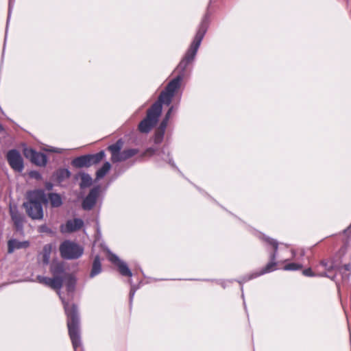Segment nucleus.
I'll return each instance as SVG.
<instances>
[{
    "label": "nucleus",
    "mask_w": 351,
    "mask_h": 351,
    "mask_svg": "<svg viewBox=\"0 0 351 351\" xmlns=\"http://www.w3.org/2000/svg\"><path fill=\"white\" fill-rule=\"evenodd\" d=\"M50 271L53 276L52 278L38 276L37 280L39 283L57 291L64 305L65 313L67 316V326L73 347L74 350L77 351L82 346L77 308L75 304L70 306L61 296L60 292L63 283L65 284L68 292H73L76 279L73 275L65 271L63 265L60 263L53 262L50 266Z\"/></svg>",
    "instance_id": "nucleus-2"
},
{
    "label": "nucleus",
    "mask_w": 351,
    "mask_h": 351,
    "mask_svg": "<svg viewBox=\"0 0 351 351\" xmlns=\"http://www.w3.org/2000/svg\"><path fill=\"white\" fill-rule=\"evenodd\" d=\"M72 165L76 167H84L91 166L88 155L77 157L72 161Z\"/></svg>",
    "instance_id": "nucleus-13"
},
{
    "label": "nucleus",
    "mask_w": 351,
    "mask_h": 351,
    "mask_svg": "<svg viewBox=\"0 0 351 351\" xmlns=\"http://www.w3.org/2000/svg\"><path fill=\"white\" fill-rule=\"evenodd\" d=\"M169 119L168 118L165 117L164 118V119L162 120V121L161 122L160 125V127L158 128V130H159L160 131H162L163 132H165V130H166V128H167V123H168V121H169Z\"/></svg>",
    "instance_id": "nucleus-27"
},
{
    "label": "nucleus",
    "mask_w": 351,
    "mask_h": 351,
    "mask_svg": "<svg viewBox=\"0 0 351 351\" xmlns=\"http://www.w3.org/2000/svg\"><path fill=\"white\" fill-rule=\"evenodd\" d=\"M7 160L10 166L16 171L21 172L23 169V160L16 149H11L7 154Z\"/></svg>",
    "instance_id": "nucleus-6"
},
{
    "label": "nucleus",
    "mask_w": 351,
    "mask_h": 351,
    "mask_svg": "<svg viewBox=\"0 0 351 351\" xmlns=\"http://www.w3.org/2000/svg\"><path fill=\"white\" fill-rule=\"evenodd\" d=\"M49 199L53 207H59L62 204L60 195L57 193H50L49 195Z\"/></svg>",
    "instance_id": "nucleus-16"
},
{
    "label": "nucleus",
    "mask_w": 351,
    "mask_h": 351,
    "mask_svg": "<svg viewBox=\"0 0 351 351\" xmlns=\"http://www.w3.org/2000/svg\"><path fill=\"white\" fill-rule=\"evenodd\" d=\"M29 246V242L27 241H20L15 239H10L8 241V252L13 253L16 250L26 249Z\"/></svg>",
    "instance_id": "nucleus-11"
},
{
    "label": "nucleus",
    "mask_w": 351,
    "mask_h": 351,
    "mask_svg": "<svg viewBox=\"0 0 351 351\" xmlns=\"http://www.w3.org/2000/svg\"><path fill=\"white\" fill-rule=\"evenodd\" d=\"M343 269L346 271H349L351 269V265L346 264L343 267L337 266V269L339 270V271H342Z\"/></svg>",
    "instance_id": "nucleus-28"
},
{
    "label": "nucleus",
    "mask_w": 351,
    "mask_h": 351,
    "mask_svg": "<svg viewBox=\"0 0 351 351\" xmlns=\"http://www.w3.org/2000/svg\"><path fill=\"white\" fill-rule=\"evenodd\" d=\"M28 202L23 204L28 215L33 219H41L43 217V204L47 199L43 190H34L28 193Z\"/></svg>",
    "instance_id": "nucleus-3"
},
{
    "label": "nucleus",
    "mask_w": 351,
    "mask_h": 351,
    "mask_svg": "<svg viewBox=\"0 0 351 351\" xmlns=\"http://www.w3.org/2000/svg\"><path fill=\"white\" fill-rule=\"evenodd\" d=\"M51 151L56 153H61V149L59 148H53Z\"/></svg>",
    "instance_id": "nucleus-34"
},
{
    "label": "nucleus",
    "mask_w": 351,
    "mask_h": 351,
    "mask_svg": "<svg viewBox=\"0 0 351 351\" xmlns=\"http://www.w3.org/2000/svg\"><path fill=\"white\" fill-rule=\"evenodd\" d=\"M322 266L328 271H330L331 269H337V266L335 265L332 263H330L329 261H323L321 263Z\"/></svg>",
    "instance_id": "nucleus-24"
},
{
    "label": "nucleus",
    "mask_w": 351,
    "mask_h": 351,
    "mask_svg": "<svg viewBox=\"0 0 351 351\" xmlns=\"http://www.w3.org/2000/svg\"><path fill=\"white\" fill-rule=\"evenodd\" d=\"M135 292H136V289L132 287L131 289H130V302L133 299V298L134 296V294H135Z\"/></svg>",
    "instance_id": "nucleus-32"
},
{
    "label": "nucleus",
    "mask_w": 351,
    "mask_h": 351,
    "mask_svg": "<svg viewBox=\"0 0 351 351\" xmlns=\"http://www.w3.org/2000/svg\"><path fill=\"white\" fill-rule=\"evenodd\" d=\"M92 184V178L87 173H82L81 175V188L89 186Z\"/></svg>",
    "instance_id": "nucleus-19"
},
{
    "label": "nucleus",
    "mask_w": 351,
    "mask_h": 351,
    "mask_svg": "<svg viewBox=\"0 0 351 351\" xmlns=\"http://www.w3.org/2000/svg\"><path fill=\"white\" fill-rule=\"evenodd\" d=\"M351 228V223H350V226H349V228Z\"/></svg>",
    "instance_id": "nucleus-42"
},
{
    "label": "nucleus",
    "mask_w": 351,
    "mask_h": 351,
    "mask_svg": "<svg viewBox=\"0 0 351 351\" xmlns=\"http://www.w3.org/2000/svg\"><path fill=\"white\" fill-rule=\"evenodd\" d=\"M351 228V223H350V226H349V228Z\"/></svg>",
    "instance_id": "nucleus-41"
},
{
    "label": "nucleus",
    "mask_w": 351,
    "mask_h": 351,
    "mask_svg": "<svg viewBox=\"0 0 351 351\" xmlns=\"http://www.w3.org/2000/svg\"><path fill=\"white\" fill-rule=\"evenodd\" d=\"M301 268H302V265L298 264V263H288L286 265H285V267H283V269L286 270V271H295V270H298Z\"/></svg>",
    "instance_id": "nucleus-22"
},
{
    "label": "nucleus",
    "mask_w": 351,
    "mask_h": 351,
    "mask_svg": "<svg viewBox=\"0 0 351 351\" xmlns=\"http://www.w3.org/2000/svg\"><path fill=\"white\" fill-rule=\"evenodd\" d=\"M101 271V264L99 256H96L93 263L92 269L90 274V277L98 275Z\"/></svg>",
    "instance_id": "nucleus-14"
},
{
    "label": "nucleus",
    "mask_w": 351,
    "mask_h": 351,
    "mask_svg": "<svg viewBox=\"0 0 351 351\" xmlns=\"http://www.w3.org/2000/svg\"><path fill=\"white\" fill-rule=\"evenodd\" d=\"M319 276H327V275H326V273L321 274H319Z\"/></svg>",
    "instance_id": "nucleus-38"
},
{
    "label": "nucleus",
    "mask_w": 351,
    "mask_h": 351,
    "mask_svg": "<svg viewBox=\"0 0 351 351\" xmlns=\"http://www.w3.org/2000/svg\"><path fill=\"white\" fill-rule=\"evenodd\" d=\"M70 175V171L66 169H62L56 172L57 180L59 182H61L64 179L69 178Z\"/></svg>",
    "instance_id": "nucleus-18"
},
{
    "label": "nucleus",
    "mask_w": 351,
    "mask_h": 351,
    "mask_svg": "<svg viewBox=\"0 0 351 351\" xmlns=\"http://www.w3.org/2000/svg\"><path fill=\"white\" fill-rule=\"evenodd\" d=\"M8 12L9 14L10 13V8H9Z\"/></svg>",
    "instance_id": "nucleus-40"
},
{
    "label": "nucleus",
    "mask_w": 351,
    "mask_h": 351,
    "mask_svg": "<svg viewBox=\"0 0 351 351\" xmlns=\"http://www.w3.org/2000/svg\"><path fill=\"white\" fill-rule=\"evenodd\" d=\"M303 274L306 276H315V274L312 271L311 269H310V268L303 270Z\"/></svg>",
    "instance_id": "nucleus-29"
},
{
    "label": "nucleus",
    "mask_w": 351,
    "mask_h": 351,
    "mask_svg": "<svg viewBox=\"0 0 351 351\" xmlns=\"http://www.w3.org/2000/svg\"><path fill=\"white\" fill-rule=\"evenodd\" d=\"M155 152H156V149H155L150 147V148H148V149L145 151V155H146V156H147V155L152 156V155L154 154Z\"/></svg>",
    "instance_id": "nucleus-30"
},
{
    "label": "nucleus",
    "mask_w": 351,
    "mask_h": 351,
    "mask_svg": "<svg viewBox=\"0 0 351 351\" xmlns=\"http://www.w3.org/2000/svg\"><path fill=\"white\" fill-rule=\"evenodd\" d=\"M108 259L112 263L114 264L118 267L119 271L122 276L129 277L132 276V274L127 264L124 261H121L116 254L110 252Z\"/></svg>",
    "instance_id": "nucleus-8"
},
{
    "label": "nucleus",
    "mask_w": 351,
    "mask_h": 351,
    "mask_svg": "<svg viewBox=\"0 0 351 351\" xmlns=\"http://www.w3.org/2000/svg\"><path fill=\"white\" fill-rule=\"evenodd\" d=\"M90 158V165H95L99 163L101 160L104 159L105 157V152L104 151H100L99 152L88 155Z\"/></svg>",
    "instance_id": "nucleus-17"
},
{
    "label": "nucleus",
    "mask_w": 351,
    "mask_h": 351,
    "mask_svg": "<svg viewBox=\"0 0 351 351\" xmlns=\"http://www.w3.org/2000/svg\"><path fill=\"white\" fill-rule=\"evenodd\" d=\"M291 254H292L291 258H294V257H295V251H294V250H291Z\"/></svg>",
    "instance_id": "nucleus-36"
},
{
    "label": "nucleus",
    "mask_w": 351,
    "mask_h": 351,
    "mask_svg": "<svg viewBox=\"0 0 351 351\" xmlns=\"http://www.w3.org/2000/svg\"><path fill=\"white\" fill-rule=\"evenodd\" d=\"M99 186L94 187L90 190L88 195L83 200L82 208L84 210H89L94 207L99 195Z\"/></svg>",
    "instance_id": "nucleus-7"
},
{
    "label": "nucleus",
    "mask_w": 351,
    "mask_h": 351,
    "mask_svg": "<svg viewBox=\"0 0 351 351\" xmlns=\"http://www.w3.org/2000/svg\"><path fill=\"white\" fill-rule=\"evenodd\" d=\"M84 226V221L82 219L75 218L73 219L68 220L65 225H62L60 230L63 233L73 232L79 230Z\"/></svg>",
    "instance_id": "nucleus-10"
},
{
    "label": "nucleus",
    "mask_w": 351,
    "mask_h": 351,
    "mask_svg": "<svg viewBox=\"0 0 351 351\" xmlns=\"http://www.w3.org/2000/svg\"><path fill=\"white\" fill-rule=\"evenodd\" d=\"M10 215L14 225L17 229H21L23 224V216L21 215L16 206H10Z\"/></svg>",
    "instance_id": "nucleus-12"
},
{
    "label": "nucleus",
    "mask_w": 351,
    "mask_h": 351,
    "mask_svg": "<svg viewBox=\"0 0 351 351\" xmlns=\"http://www.w3.org/2000/svg\"><path fill=\"white\" fill-rule=\"evenodd\" d=\"M25 155L29 158L32 162L39 166H45L47 162L45 154L37 152L32 149L25 150Z\"/></svg>",
    "instance_id": "nucleus-9"
},
{
    "label": "nucleus",
    "mask_w": 351,
    "mask_h": 351,
    "mask_svg": "<svg viewBox=\"0 0 351 351\" xmlns=\"http://www.w3.org/2000/svg\"><path fill=\"white\" fill-rule=\"evenodd\" d=\"M123 147V142L121 140L117 141L114 144H112L108 147V149L110 151L112 155L114 154L121 152Z\"/></svg>",
    "instance_id": "nucleus-20"
},
{
    "label": "nucleus",
    "mask_w": 351,
    "mask_h": 351,
    "mask_svg": "<svg viewBox=\"0 0 351 351\" xmlns=\"http://www.w3.org/2000/svg\"><path fill=\"white\" fill-rule=\"evenodd\" d=\"M50 250H51V247L49 245H45L43 248L44 252H45L44 261L46 263H47L49 262Z\"/></svg>",
    "instance_id": "nucleus-26"
},
{
    "label": "nucleus",
    "mask_w": 351,
    "mask_h": 351,
    "mask_svg": "<svg viewBox=\"0 0 351 351\" xmlns=\"http://www.w3.org/2000/svg\"><path fill=\"white\" fill-rule=\"evenodd\" d=\"M60 252L65 259H76L82 255L84 249L74 242L65 241L60 245Z\"/></svg>",
    "instance_id": "nucleus-5"
},
{
    "label": "nucleus",
    "mask_w": 351,
    "mask_h": 351,
    "mask_svg": "<svg viewBox=\"0 0 351 351\" xmlns=\"http://www.w3.org/2000/svg\"><path fill=\"white\" fill-rule=\"evenodd\" d=\"M172 111H173V107L171 106V107L169 109V110L167 111V114H166V115H165V117H167V118L169 119V118H170V117H171V114Z\"/></svg>",
    "instance_id": "nucleus-33"
},
{
    "label": "nucleus",
    "mask_w": 351,
    "mask_h": 351,
    "mask_svg": "<svg viewBox=\"0 0 351 351\" xmlns=\"http://www.w3.org/2000/svg\"><path fill=\"white\" fill-rule=\"evenodd\" d=\"M164 134H165V132H163L162 131H160L159 130H158L155 134V136H154V143L156 144H159L160 143L162 140H163V138H164Z\"/></svg>",
    "instance_id": "nucleus-23"
},
{
    "label": "nucleus",
    "mask_w": 351,
    "mask_h": 351,
    "mask_svg": "<svg viewBox=\"0 0 351 351\" xmlns=\"http://www.w3.org/2000/svg\"><path fill=\"white\" fill-rule=\"evenodd\" d=\"M207 28L208 17L206 16L203 19L189 49L177 67V70L180 71L179 74L168 83L165 89L161 92L158 101L147 110L146 117L138 125L140 132L143 133L149 132L158 121L162 112V105H170L175 93L180 86L185 69L195 59Z\"/></svg>",
    "instance_id": "nucleus-1"
},
{
    "label": "nucleus",
    "mask_w": 351,
    "mask_h": 351,
    "mask_svg": "<svg viewBox=\"0 0 351 351\" xmlns=\"http://www.w3.org/2000/svg\"><path fill=\"white\" fill-rule=\"evenodd\" d=\"M351 228V223H350V226H349V228Z\"/></svg>",
    "instance_id": "nucleus-43"
},
{
    "label": "nucleus",
    "mask_w": 351,
    "mask_h": 351,
    "mask_svg": "<svg viewBox=\"0 0 351 351\" xmlns=\"http://www.w3.org/2000/svg\"><path fill=\"white\" fill-rule=\"evenodd\" d=\"M111 168V165L110 164V162H106L103 166L97 170V173H96V178L97 180H100L101 178H103L106 174L107 173L110 171Z\"/></svg>",
    "instance_id": "nucleus-15"
},
{
    "label": "nucleus",
    "mask_w": 351,
    "mask_h": 351,
    "mask_svg": "<svg viewBox=\"0 0 351 351\" xmlns=\"http://www.w3.org/2000/svg\"><path fill=\"white\" fill-rule=\"evenodd\" d=\"M114 155H112L111 160L112 162H117L123 161L122 152H119L118 153L114 154Z\"/></svg>",
    "instance_id": "nucleus-25"
},
{
    "label": "nucleus",
    "mask_w": 351,
    "mask_h": 351,
    "mask_svg": "<svg viewBox=\"0 0 351 351\" xmlns=\"http://www.w3.org/2000/svg\"><path fill=\"white\" fill-rule=\"evenodd\" d=\"M1 127V125H0V128Z\"/></svg>",
    "instance_id": "nucleus-44"
},
{
    "label": "nucleus",
    "mask_w": 351,
    "mask_h": 351,
    "mask_svg": "<svg viewBox=\"0 0 351 351\" xmlns=\"http://www.w3.org/2000/svg\"><path fill=\"white\" fill-rule=\"evenodd\" d=\"M138 150L136 149H128L122 152L123 161L136 154Z\"/></svg>",
    "instance_id": "nucleus-21"
},
{
    "label": "nucleus",
    "mask_w": 351,
    "mask_h": 351,
    "mask_svg": "<svg viewBox=\"0 0 351 351\" xmlns=\"http://www.w3.org/2000/svg\"><path fill=\"white\" fill-rule=\"evenodd\" d=\"M30 176L32 177V178H35L36 179H39L40 178V175L38 172L37 171H31L30 172Z\"/></svg>",
    "instance_id": "nucleus-31"
},
{
    "label": "nucleus",
    "mask_w": 351,
    "mask_h": 351,
    "mask_svg": "<svg viewBox=\"0 0 351 351\" xmlns=\"http://www.w3.org/2000/svg\"><path fill=\"white\" fill-rule=\"evenodd\" d=\"M40 230H41L42 232H44L46 230V227L45 226H41L40 227Z\"/></svg>",
    "instance_id": "nucleus-37"
},
{
    "label": "nucleus",
    "mask_w": 351,
    "mask_h": 351,
    "mask_svg": "<svg viewBox=\"0 0 351 351\" xmlns=\"http://www.w3.org/2000/svg\"><path fill=\"white\" fill-rule=\"evenodd\" d=\"M263 239L267 243L273 246V247L274 249V253H272L270 255V262L269 263H267L266 265V266L264 268H263L259 272H254V273H252L250 275L245 277V278L243 279L244 281L250 280L251 279L255 278L260 276L261 275H263L265 274L271 272L276 269V266L277 265V263L275 261H276L277 250H278V243L276 241H275L271 238L267 237L265 236L263 237Z\"/></svg>",
    "instance_id": "nucleus-4"
},
{
    "label": "nucleus",
    "mask_w": 351,
    "mask_h": 351,
    "mask_svg": "<svg viewBox=\"0 0 351 351\" xmlns=\"http://www.w3.org/2000/svg\"><path fill=\"white\" fill-rule=\"evenodd\" d=\"M169 164H171L172 165H173V164L171 162V159H169Z\"/></svg>",
    "instance_id": "nucleus-39"
},
{
    "label": "nucleus",
    "mask_w": 351,
    "mask_h": 351,
    "mask_svg": "<svg viewBox=\"0 0 351 351\" xmlns=\"http://www.w3.org/2000/svg\"><path fill=\"white\" fill-rule=\"evenodd\" d=\"M47 188L49 190H50V189L52 188V184H48L47 185Z\"/></svg>",
    "instance_id": "nucleus-35"
}]
</instances>
